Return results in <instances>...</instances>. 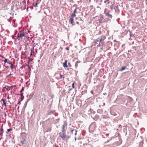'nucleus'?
<instances>
[{
	"label": "nucleus",
	"mask_w": 147,
	"mask_h": 147,
	"mask_svg": "<svg viewBox=\"0 0 147 147\" xmlns=\"http://www.w3.org/2000/svg\"><path fill=\"white\" fill-rule=\"evenodd\" d=\"M67 122L66 121L64 122L62 126V131H66V128H67Z\"/></svg>",
	"instance_id": "6"
},
{
	"label": "nucleus",
	"mask_w": 147,
	"mask_h": 147,
	"mask_svg": "<svg viewBox=\"0 0 147 147\" xmlns=\"http://www.w3.org/2000/svg\"><path fill=\"white\" fill-rule=\"evenodd\" d=\"M32 53H34V48H33V49H31V55H32Z\"/></svg>",
	"instance_id": "17"
},
{
	"label": "nucleus",
	"mask_w": 147,
	"mask_h": 147,
	"mask_svg": "<svg viewBox=\"0 0 147 147\" xmlns=\"http://www.w3.org/2000/svg\"><path fill=\"white\" fill-rule=\"evenodd\" d=\"M109 15L111 17V18L112 17V15H109Z\"/></svg>",
	"instance_id": "30"
},
{
	"label": "nucleus",
	"mask_w": 147,
	"mask_h": 147,
	"mask_svg": "<svg viewBox=\"0 0 147 147\" xmlns=\"http://www.w3.org/2000/svg\"><path fill=\"white\" fill-rule=\"evenodd\" d=\"M100 44L99 43L97 46V47H100Z\"/></svg>",
	"instance_id": "25"
},
{
	"label": "nucleus",
	"mask_w": 147,
	"mask_h": 147,
	"mask_svg": "<svg viewBox=\"0 0 147 147\" xmlns=\"http://www.w3.org/2000/svg\"><path fill=\"white\" fill-rule=\"evenodd\" d=\"M76 24L78 25L79 24V23L78 22H76Z\"/></svg>",
	"instance_id": "28"
},
{
	"label": "nucleus",
	"mask_w": 147,
	"mask_h": 147,
	"mask_svg": "<svg viewBox=\"0 0 147 147\" xmlns=\"http://www.w3.org/2000/svg\"><path fill=\"white\" fill-rule=\"evenodd\" d=\"M91 0H89L90 1Z\"/></svg>",
	"instance_id": "36"
},
{
	"label": "nucleus",
	"mask_w": 147,
	"mask_h": 147,
	"mask_svg": "<svg viewBox=\"0 0 147 147\" xmlns=\"http://www.w3.org/2000/svg\"><path fill=\"white\" fill-rule=\"evenodd\" d=\"M106 38V36H102L97 39L95 40V42H100L103 41Z\"/></svg>",
	"instance_id": "3"
},
{
	"label": "nucleus",
	"mask_w": 147,
	"mask_h": 147,
	"mask_svg": "<svg viewBox=\"0 0 147 147\" xmlns=\"http://www.w3.org/2000/svg\"><path fill=\"white\" fill-rule=\"evenodd\" d=\"M66 49L67 50H69V49H68V48H66Z\"/></svg>",
	"instance_id": "32"
},
{
	"label": "nucleus",
	"mask_w": 147,
	"mask_h": 147,
	"mask_svg": "<svg viewBox=\"0 0 147 147\" xmlns=\"http://www.w3.org/2000/svg\"><path fill=\"white\" fill-rule=\"evenodd\" d=\"M28 68H29V69H30V67H29V66H28Z\"/></svg>",
	"instance_id": "34"
},
{
	"label": "nucleus",
	"mask_w": 147,
	"mask_h": 147,
	"mask_svg": "<svg viewBox=\"0 0 147 147\" xmlns=\"http://www.w3.org/2000/svg\"><path fill=\"white\" fill-rule=\"evenodd\" d=\"M125 67H123L121 68V69L120 70V71H122L123 70H125L126 69Z\"/></svg>",
	"instance_id": "15"
},
{
	"label": "nucleus",
	"mask_w": 147,
	"mask_h": 147,
	"mask_svg": "<svg viewBox=\"0 0 147 147\" xmlns=\"http://www.w3.org/2000/svg\"><path fill=\"white\" fill-rule=\"evenodd\" d=\"M7 63L9 64H10L11 65V62H7Z\"/></svg>",
	"instance_id": "29"
},
{
	"label": "nucleus",
	"mask_w": 147,
	"mask_h": 147,
	"mask_svg": "<svg viewBox=\"0 0 147 147\" xmlns=\"http://www.w3.org/2000/svg\"><path fill=\"white\" fill-rule=\"evenodd\" d=\"M104 3L105 4V6L106 7L107 5L109 4V0H105L104 1Z\"/></svg>",
	"instance_id": "8"
},
{
	"label": "nucleus",
	"mask_w": 147,
	"mask_h": 147,
	"mask_svg": "<svg viewBox=\"0 0 147 147\" xmlns=\"http://www.w3.org/2000/svg\"><path fill=\"white\" fill-rule=\"evenodd\" d=\"M19 103H20V102H19V103H18V104Z\"/></svg>",
	"instance_id": "35"
},
{
	"label": "nucleus",
	"mask_w": 147,
	"mask_h": 147,
	"mask_svg": "<svg viewBox=\"0 0 147 147\" xmlns=\"http://www.w3.org/2000/svg\"><path fill=\"white\" fill-rule=\"evenodd\" d=\"M65 78V75L63 74L62 75L61 74H59V77H58V78H57V79H61L62 78Z\"/></svg>",
	"instance_id": "7"
},
{
	"label": "nucleus",
	"mask_w": 147,
	"mask_h": 147,
	"mask_svg": "<svg viewBox=\"0 0 147 147\" xmlns=\"http://www.w3.org/2000/svg\"><path fill=\"white\" fill-rule=\"evenodd\" d=\"M24 30H21L18 34V38L22 39L23 37L24 36Z\"/></svg>",
	"instance_id": "4"
},
{
	"label": "nucleus",
	"mask_w": 147,
	"mask_h": 147,
	"mask_svg": "<svg viewBox=\"0 0 147 147\" xmlns=\"http://www.w3.org/2000/svg\"><path fill=\"white\" fill-rule=\"evenodd\" d=\"M74 131V130H72V129L71 130V132L72 134L73 133V131Z\"/></svg>",
	"instance_id": "27"
},
{
	"label": "nucleus",
	"mask_w": 147,
	"mask_h": 147,
	"mask_svg": "<svg viewBox=\"0 0 147 147\" xmlns=\"http://www.w3.org/2000/svg\"><path fill=\"white\" fill-rule=\"evenodd\" d=\"M66 131H62V132H60L59 133V136L61 137L63 140H65L67 141L70 138L69 136H66L65 134Z\"/></svg>",
	"instance_id": "1"
},
{
	"label": "nucleus",
	"mask_w": 147,
	"mask_h": 147,
	"mask_svg": "<svg viewBox=\"0 0 147 147\" xmlns=\"http://www.w3.org/2000/svg\"><path fill=\"white\" fill-rule=\"evenodd\" d=\"M41 1V0H37L36 4L35 5H34V6L35 7H37L38 5L40 3Z\"/></svg>",
	"instance_id": "10"
},
{
	"label": "nucleus",
	"mask_w": 147,
	"mask_h": 147,
	"mask_svg": "<svg viewBox=\"0 0 147 147\" xmlns=\"http://www.w3.org/2000/svg\"><path fill=\"white\" fill-rule=\"evenodd\" d=\"M33 59L32 58H29V61H32Z\"/></svg>",
	"instance_id": "23"
},
{
	"label": "nucleus",
	"mask_w": 147,
	"mask_h": 147,
	"mask_svg": "<svg viewBox=\"0 0 147 147\" xmlns=\"http://www.w3.org/2000/svg\"><path fill=\"white\" fill-rule=\"evenodd\" d=\"M76 9H75L74 11V12L73 13H72V14H76Z\"/></svg>",
	"instance_id": "18"
},
{
	"label": "nucleus",
	"mask_w": 147,
	"mask_h": 147,
	"mask_svg": "<svg viewBox=\"0 0 147 147\" xmlns=\"http://www.w3.org/2000/svg\"><path fill=\"white\" fill-rule=\"evenodd\" d=\"M14 66V65L11 62V65L10 67L11 69V70H13Z\"/></svg>",
	"instance_id": "12"
},
{
	"label": "nucleus",
	"mask_w": 147,
	"mask_h": 147,
	"mask_svg": "<svg viewBox=\"0 0 147 147\" xmlns=\"http://www.w3.org/2000/svg\"><path fill=\"white\" fill-rule=\"evenodd\" d=\"M12 130V129L10 128V129H7V131L8 132H9V131H11V130Z\"/></svg>",
	"instance_id": "22"
},
{
	"label": "nucleus",
	"mask_w": 147,
	"mask_h": 147,
	"mask_svg": "<svg viewBox=\"0 0 147 147\" xmlns=\"http://www.w3.org/2000/svg\"><path fill=\"white\" fill-rule=\"evenodd\" d=\"M49 113H50V114H51V113H53V111H51L50 112H49Z\"/></svg>",
	"instance_id": "26"
},
{
	"label": "nucleus",
	"mask_w": 147,
	"mask_h": 147,
	"mask_svg": "<svg viewBox=\"0 0 147 147\" xmlns=\"http://www.w3.org/2000/svg\"><path fill=\"white\" fill-rule=\"evenodd\" d=\"M11 73H10L9 75L7 76L6 77V78H7L9 76H11Z\"/></svg>",
	"instance_id": "24"
},
{
	"label": "nucleus",
	"mask_w": 147,
	"mask_h": 147,
	"mask_svg": "<svg viewBox=\"0 0 147 147\" xmlns=\"http://www.w3.org/2000/svg\"><path fill=\"white\" fill-rule=\"evenodd\" d=\"M1 101H3V105H4L5 107L7 106V103L6 102V99H3L1 100Z\"/></svg>",
	"instance_id": "11"
},
{
	"label": "nucleus",
	"mask_w": 147,
	"mask_h": 147,
	"mask_svg": "<svg viewBox=\"0 0 147 147\" xmlns=\"http://www.w3.org/2000/svg\"><path fill=\"white\" fill-rule=\"evenodd\" d=\"M0 135L2 136L3 134V129H0Z\"/></svg>",
	"instance_id": "14"
},
{
	"label": "nucleus",
	"mask_w": 147,
	"mask_h": 147,
	"mask_svg": "<svg viewBox=\"0 0 147 147\" xmlns=\"http://www.w3.org/2000/svg\"><path fill=\"white\" fill-rule=\"evenodd\" d=\"M96 127V125L95 123H92L89 127V131L90 132L92 133L95 130Z\"/></svg>",
	"instance_id": "2"
},
{
	"label": "nucleus",
	"mask_w": 147,
	"mask_h": 147,
	"mask_svg": "<svg viewBox=\"0 0 147 147\" xmlns=\"http://www.w3.org/2000/svg\"><path fill=\"white\" fill-rule=\"evenodd\" d=\"M76 131V133L75 134V135H76V132H77Z\"/></svg>",
	"instance_id": "33"
},
{
	"label": "nucleus",
	"mask_w": 147,
	"mask_h": 147,
	"mask_svg": "<svg viewBox=\"0 0 147 147\" xmlns=\"http://www.w3.org/2000/svg\"><path fill=\"white\" fill-rule=\"evenodd\" d=\"M7 88L6 87H4L2 89V90L3 92H5L7 90Z\"/></svg>",
	"instance_id": "16"
},
{
	"label": "nucleus",
	"mask_w": 147,
	"mask_h": 147,
	"mask_svg": "<svg viewBox=\"0 0 147 147\" xmlns=\"http://www.w3.org/2000/svg\"><path fill=\"white\" fill-rule=\"evenodd\" d=\"M23 95V93H21V94H20V95L21 96V101H22L23 99L24 98V96Z\"/></svg>",
	"instance_id": "13"
},
{
	"label": "nucleus",
	"mask_w": 147,
	"mask_h": 147,
	"mask_svg": "<svg viewBox=\"0 0 147 147\" xmlns=\"http://www.w3.org/2000/svg\"><path fill=\"white\" fill-rule=\"evenodd\" d=\"M4 58L5 59V60H4V61L5 63L6 62H7V59L5 58V57H4Z\"/></svg>",
	"instance_id": "19"
},
{
	"label": "nucleus",
	"mask_w": 147,
	"mask_h": 147,
	"mask_svg": "<svg viewBox=\"0 0 147 147\" xmlns=\"http://www.w3.org/2000/svg\"><path fill=\"white\" fill-rule=\"evenodd\" d=\"M67 60H65V62L63 63V66L65 68L67 67L68 66L67 65Z\"/></svg>",
	"instance_id": "9"
},
{
	"label": "nucleus",
	"mask_w": 147,
	"mask_h": 147,
	"mask_svg": "<svg viewBox=\"0 0 147 147\" xmlns=\"http://www.w3.org/2000/svg\"><path fill=\"white\" fill-rule=\"evenodd\" d=\"M7 98L8 99H10V98L9 97V96H8L7 97Z\"/></svg>",
	"instance_id": "31"
},
{
	"label": "nucleus",
	"mask_w": 147,
	"mask_h": 147,
	"mask_svg": "<svg viewBox=\"0 0 147 147\" xmlns=\"http://www.w3.org/2000/svg\"><path fill=\"white\" fill-rule=\"evenodd\" d=\"M74 82L72 84V88H74Z\"/></svg>",
	"instance_id": "21"
},
{
	"label": "nucleus",
	"mask_w": 147,
	"mask_h": 147,
	"mask_svg": "<svg viewBox=\"0 0 147 147\" xmlns=\"http://www.w3.org/2000/svg\"><path fill=\"white\" fill-rule=\"evenodd\" d=\"M24 88L23 87H22V89L21 90H20V92H22L23 91H24Z\"/></svg>",
	"instance_id": "20"
},
{
	"label": "nucleus",
	"mask_w": 147,
	"mask_h": 147,
	"mask_svg": "<svg viewBox=\"0 0 147 147\" xmlns=\"http://www.w3.org/2000/svg\"><path fill=\"white\" fill-rule=\"evenodd\" d=\"M76 17V15L72 14H71V16L70 17V20H69V22H70V23L72 24V25H73V22H74V17Z\"/></svg>",
	"instance_id": "5"
}]
</instances>
